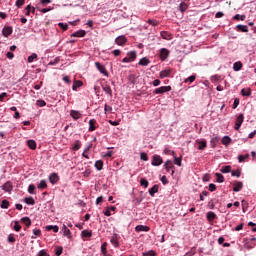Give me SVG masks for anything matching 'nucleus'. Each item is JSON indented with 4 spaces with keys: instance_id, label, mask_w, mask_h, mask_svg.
Listing matches in <instances>:
<instances>
[{
    "instance_id": "nucleus-16",
    "label": "nucleus",
    "mask_w": 256,
    "mask_h": 256,
    "mask_svg": "<svg viewBox=\"0 0 256 256\" xmlns=\"http://www.w3.org/2000/svg\"><path fill=\"white\" fill-rule=\"evenodd\" d=\"M160 35L162 39H165L166 41H171V39H173V35L167 31L160 32Z\"/></svg>"
},
{
    "instance_id": "nucleus-45",
    "label": "nucleus",
    "mask_w": 256,
    "mask_h": 256,
    "mask_svg": "<svg viewBox=\"0 0 256 256\" xmlns=\"http://www.w3.org/2000/svg\"><path fill=\"white\" fill-rule=\"evenodd\" d=\"M28 193H30V195H35V185L34 184L29 185Z\"/></svg>"
},
{
    "instance_id": "nucleus-19",
    "label": "nucleus",
    "mask_w": 256,
    "mask_h": 256,
    "mask_svg": "<svg viewBox=\"0 0 256 256\" xmlns=\"http://www.w3.org/2000/svg\"><path fill=\"white\" fill-rule=\"evenodd\" d=\"M62 231H63L64 237H67L68 239H71V230H69V228H67V225L64 224L62 226Z\"/></svg>"
},
{
    "instance_id": "nucleus-14",
    "label": "nucleus",
    "mask_w": 256,
    "mask_h": 256,
    "mask_svg": "<svg viewBox=\"0 0 256 256\" xmlns=\"http://www.w3.org/2000/svg\"><path fill=\"white\" fill-rule=\"evenodd\" d=\"M49 181H50V183H52V185H55L56 183H58V181H59V174H57V173L50 174Z\"/></svg>"
},
{
    "instance_id": "nucleus-28",
    "label": "nucleus",
    "mask_w": 256,
    "mask_h": 256,
    "mask_svg": "<svg viewBox=\"0 0 256 256\" xmlns=\"http://www.w3.org/2000/svg\"><path fill=\"white\" fill-rule=\"evenodd\" d=\"M241 69H243V63L239 62H235L233 64V70L234 71H241Z\"/></svg>"
},
{
    "instance_id": "nucleus-52",
    "label": "nucleus",
    "mask_w": 256,
    "mask_h": 256,
    "mask_svg": "<svg viewBox=\"0 0 256 256\" xmlns=\"http://www.w3.org/2000/svg\"><path fill=\"white\" fill-rule=\"evenodd\" d=\"M36 105L38 107H45V105H47V102H45V100H37Z\"/></svg>"
},
{
    "instance_id": "nucleus-13",
    "label": "nucleus",
    "mask_w": 256,
    "mask_h": 256,
    "mask_svg": "<svg viewBox=\"0 0 256 256\" xmlns=\"http://www.w3.org/2000/svg\"><path fill=\"white\" fill-rule=\"evenodd\" d=\"M145 199V193L143 191L140 192V195L136 198H134L133 203L135 205H141V202Z\"/></svg>"
},
{
    "instance_id": "nucleus-44",
    "label": "nucleus",
    "mask_w": 256,
    "mask_h": 256,
    "mask_svg": "<svg viewBox=\"0 0 256 256\" xmlns=\"http://www.w3.org/2000/svg\"><path fill=\"white\" fill-rule=\"evenodd\" d=\"M195 79H197V76H195V75H192V76H189L188 78H186L185 80H184V83H193V81H195Z\"/></svg>"
},
{
    "instance_id": "nucleus-5",
    "label": "nucleus",
    "mask_w": 256,
    "mask_h": 256,
    "mask_svg": "<svg viewBox=\"0 0 256 256\" xmlns=\"http://www.w3.org/2000/svg\"><path fill=\"white\" fill-rule=\"evenodd\" d=\"M95 67L102 73V75H105V77H109V72H107V69L105 66L101 65L99 62H95Z\"/></svg>"
},
{
    "instance_id": "nucleus-24",
    "label": "nucleus",
    "mask_w": 256,
    "mask_h": 256,
    "mask_svg": "<svg viewBox=\"0 0 256 256\" xmlns=\"http://www.w3.org/2000/svg\"><path fill=\"white\" fill-rule=\"evenodd\" d=\"M27 145L29 149H32V151H35V149H37V142H35L34 140H28Z\"/></svg>"
},
{
    "instance_id": "nucleus-22",
    "label": "nucleus",
    "mask_w": 256,
    "mask_h": 256,
    "mask_svg": "<svg viewBox=\"0 0 256 256\" xmlns=\"http://www.w3.org/2000/svg\"><path fill=\"white\" fill-rule=\"evenodd\" d=\"M70 116H71L72 118H74L75 121H77V119H81V114H80V112L77 111V110H71Z\"/></svg>"
},
{
    "instance_id": "nucleus-43",
    "label": "nucleus",
    "mask_w": 256,
    "mask_h": 256,
    "mask_svg": "<svg viewBox=\"0 0 256 256\" xmlns=\"http://www.w3.org/2000/svg\"><path fill=\"white\" fill-rule=\"evenodd\" d=\"M1 209H9V201L3 200L0 205Z\"/></svg>"
},
{
    "instance_id": "nucleus-63",
    "label": "nucleus",
    "mask_w": 256,
    "mask_h": 256,
    "mask_svg": "<svg viewBox=\"0 0 256 256\" xmlns=\"http://www.w3.org/2000/svg\"><path fill=\"white\" fill-rule=\"evenodd\" d=\"M59 61H61V59L59 57L55 58L54 61H51L49 63V65H57V63H59Z\"/></svg>"
},
{
    "instance_id": "nucleus-64",
    "label": "nucleus",
    "mask_w": 256,
    "mask_h": 256,
    "mask_svg": "<svg viewBox=\"0 0 256 256\" xmlns=\"http://www.w3.org/2000/svg\"><path fill=\"white\" fill-rule=\"evenodd\" d=\"M37 256H49V254H47V251L41 250Z\"/></svg>"
},
{
    "instance_id": "nucleus-40",
    "label": "nucleus",
    "mask_w": 256,
    "mask_h": 256,
    "mask_svg": "<svg viewBox=\"0 0 256 256\" xmlns=\"http://www.w3.org/2000/svg\"><path fill=\"white\" fill-rule=\"evenodd\" d=\"M37 187L39 189H47V181L41 180Z\"/></svg>"
},
{
    "instance_id": "nucleus-41",
    "label": "nucleus",
    "mask_w": 256,
    "mask_h": 256,
    "mask_svg": "<svg viewBox=\"0 0 256 256\" xmlns=\"http://www.w3.org/2000/svg\"><path fill=\"white\" fill-rule=\"evenodd\" d=\"M233 19H235V21H245L246 19V16L245 15H239V14H236Z\"/></svg>"
},
{
    "instance_id": "nucleus-3",
    "label": "nucleus",
    "mask_w": 256,
    "mask_h": 256,
    "mask_svg": "<svg viewBox=\"0 0 256 256\" xmlns=\"http://www.w3.org/2000/svg\"><path fill=\"white\" fill-rule=\"evenodd\" d=\"M153 167H159V165H163V158H161L159 155H154L152 157V163Z\"/></svg>"
},
{
    "instance_id": "nucleus-37",
    "label": "nucleus",
    "mask_w": 256,
    "mask_h": 256,
    "mask_svg": "<svg viewBox=\"0 0 256 256\" xmlns=\"http://www.w3.org/2000/svg\"><path fill=\"white\" fill-rule=\"evenodd\" d=\"M140 185L142 187H144L145 189H147V187H149V181H147V179H145V178H141Z\"/></svg>"
},
{
    "instance_id": "nucleus-7",
    "label": "nucleus",
    "mask_w": 256,
    "mask_h": 256,
    "mask_svg": "<svg viewBox=\"0 0 256 256\" xmlns=\"http://www.w3.org/2000/svg\"><path fill=\"white\" fill-rule=\"evenodd\" d=\"M115 43H116V45L123 47V45H125V43H127V37H125L124 35L118 36L115 39Z\"/></svg>"
},
{
    "instance_id": "nucleus-21",
    "label": "nucleus",
    "mask_w": 256,
    "mask_h": 256,
    "mask_svg": "<svg viewBox=\"0 0 256 256\" xmlns=\"http://www.w3.org/2000/svg\"><path fill=\"white\" fill-rule=\"evenodd\" d=\"M159 192V185L155 184L152 188L149 189V195L155 197V193Z\"/></svg>"
},
{
    "instance_id": "nucleus-12",
    "label": "nucleus",
    "mask_w": 256,
    "mask_h": 256,
    "mask_svg": "<svg viewBox=\"0 0 256 256\" xmlns=\"http://www.w3.org/2000/svg\"><path fill=\"white\" fill-rule=\"evenodd\" d=\"M102 89L106 95H109V97H113V90L111 89V86H109L108 84H104L102 85Z\"/></svg>"
},
{
    "instance_id": "nucleus-6",
    "label": "nucleus",
    "mask_w": 256,
    "mask_h": 256,
    "mask_svg": "<svg viewBox=\"0 0 256 256\" xmlns=\"http://www.w3.org/2000/svg\"><path fill=\"white\" fill-rule=\"evenodd\" d=\"M169 55H170V52L167 48L160 49L159 57H160L161 61H165L169 57Z\"/></svg>"
},
{
    "instance_id": "nucleus-11",
    "label": "nucleus",
    "mask_w": 256,
    "mask_h": 256,
    "mask_svg": "<svg viewBox=\"0 0 256 256\" xmlns=\"http://www.w3.org/2000/svg\"><path fill=\"white\" fill-rule=\"evenodd\" d=\"M171 73H173V70L171 68L165 69L160 72L159 77H160V79H165V77H169V75H171Z\"/></svg>"
},
{
    "instance_id": "nucleus-27",
    "label": "nucleus",
    "mask_w": 256,
    "mask_h": 256,
    "mask_svg": "<svg viewBox=\"0 0 256 256\" xmlns=\"http://www.w3.org/2000/svg\"><path fill=\"white\" fill-rule=\"evenodd\" d=\"M198 143V149L199 151H203V149L207 148V141L203 140V141H197Z\"/></svg>"
},
{
    "instance_id": "nucleus-35",
    "label": "nucleus",
    "mask_w": 256,
    "mask_h": 256,
    "mask_svg": "<svg viewBox=\"0 0 256 256\" xmlns=\"http://www.w3.org/2000/svg\"><path fill=\"white\" fill-rule=\"evenodd\" d=\"M24 201H25V203L27 204V205H35V199H33V197H26L25 199H24Z\"/></svg>"
},
{
    "instance_id": "nucleus-47",
    "label": "nucleus",
    "mask_w": 256,
    "mask_h": 256,
    "mask_svg": "<svg viewBox=\"0 0 256 256\" xmlns=\"http://www.w3.org/2000/svg\"><path fill=\"white\" fill-rule=\"evenodd\" d=\"M221 173H231V166H223L221 168Z\"/></svg>"
},
{
    "instance_id": "nucleus-38",
    "label": "nucleus",
    "mask_w": 256,
    "mask_h": 256,
    "mask_svg": "<svg viewBox=\"0 0 256 256\" xmlns=\"http://www.w3.org/2000/svg\"><path fill=\"white\" fill-rule=\"evenodd\" d=\"M81 149V141L76 140L73 146V151H79Z\"/></svg>"
},
{
    "instance_id": "nucleus-30",
    "label": "nucleus",
    "mask_w": 256,
    "mask_h": 256,
    "mask_svg": "<svg viewBox=\"0 0 256 256\" xmlns=\"http://www.w3.org/2000/svg\"><path fill=\"white\" fill-rule=\"evenodd\" d=\"M207 219L208 221H215V219H217V214L210 211L207 213Z\"/></svg>"
},
{
    "instance_id": "nucleus-20",
    "label": "nucleus",
    "mask_w": 256,
    "mask_h": 256,
    "mask_svg": "<svg viewBox=\"0 0 256 256\" xmlns=\"http://www.w3.org/2000/svg\"><path fill=\"white\" fill-rule=\"evenodd\" d=\"M87 35V32L85 30H78L71 34V37H85Z\"/></svg>"
},
{
    "instance_id": "nucleus-26",
    "label": "nucleus",
    "mask_w": 256,
    "mask_h": 256,
    "mask_svg": "<svg viewBox=\"0 0 256 256\" xmlns=\"http://www.w3.org/2000/svg\"><path fill=\"white\" fill-rule=\"evenodd\" d=\"M47 231H53L54 233H59V226L48 225L46 226Z\"/></svg>"
},
{
    "instance_id": "nucleus-31",
    "label": "nucleus",
    "mask_w": 256,
    "mask_h": 256,
    "mask_svg": "<svg viewBox=\"0 0 256 256\" xmlns=\"http://www.w3.org/2000/svg\"><path fill=\"white\" fill-rule=\"evenodd\" d=\"M95 168L98 171H103V160H98L95 162Z\"/></svg>"
},
{
    "instance_id": "nucleus-60",
    "label": "nucleus",
    "mask_w": 256,
    "mask_h": 256,
    "mask_svg": "<svg viewBox=\"0 0 256 256\" xmlns=\"http://www.w3.org/2000/svg\"><path fill=\"white\" fill-rule=\"evenodd\" d=\"M25 15L27 16V17H29V15H31V4H29L28 6H26V8H25Z\"/></svg>"
},
{
    "instance_id": "nucleus-39",
    "label": "nucleus",
    "mask_w": 256,
    "mask_h": 256,
    "mask_svg": "<svg viewBox=\"0 0 256 256\" xmlns=\"http://www.w3.org/2000/svg\"><path fill=\"white\" fill-rule=\"evenodd\" d=\"M82 237H93V232L89 230H83L81 233Z\"/></svg>"
},
{
    "instance_id": "nucleus-62",
    "label": "nucleus",
    "mask_w": 256,
    "mask_h": 256,
    "mask_svg": "<svg viewBox=\"0 0 256 256\" xmlns=\"http://www.w3.org/2000/svg\"><path fill=\"white\" fill-rule=\"evenodd\" d=\"M174 163H175V165H178V167H181V157L180 158H177V157H175V159H174Z\"/></svg>"
},
{
    "instance_id": "nucleus-18",
    "label": "nucleus",
    "mask_w": 256,
    "mask_h": 256,
    "mask_svg": "<svg viewBox=\"0 0 256 256\" xmlns=\"http://www.w3.org/2000/svg\"><path fill=\"white\" fill-rule=\"evenodd\" d=\"M233 191L235 192V193H239V191H241V189H243V182H235L234 184H233Z\"/></svg>"
},
{
    "instance_id": "nucleus-58",
    "label": "nucleus",
    "mask_w": 256,
    "mask_h": 256,
    "mask_svg": "<svg viewBox=\"0 0 256 256\" xmlns=\"http://www.w3.org/2000/svg\"><path fill=\"white\" fill-rule=\"evenodd\" d=\"M180 11L183 13L184 11H187V4L186 3H181L179 5Z\"/></svg>"
},
{
    "instance_id": "nucleus-48",
    "label": "nucleus",
    "mask_w": 256,
    "mask_h": 256,
    "mask_svg": "<svg viewBox=\"0 0 256 256\" xmlns=\"http://www.w3.org/2000/svg\"><path fill=\"white\" fill-rule=\"evenodd\" d=\"M111 243L114 245V247H119V240H117V237H112Z\"/></svg>"
},
{
    "instance_id": "nucleus-8",
    "label": "nucleus",
    "mask_w": 256,
    "mask_h": 256,
    "mask_svg": "<svg viewBox=\"0 0 256 256\" xmlns=\"http://www.w3.org/2000/svg\"><path fill=\"white\" fill-rule=\"evenodd\" d=\"M99 127V124L97 123V120L91 119L89 120V128L88 131L93 132Z\"/></svg>"
},
{
    "instance_id": "nucleus-25",
    "label": "nucleus",
    "mask_w": 256,
    "mask_h": 256,
    "mask_svg": "<svg viewBox=\"0 0 256 256\" xmlns=\"http://www.w3.org/2000/svg\"><path fill=\"white\" fill-rule=\"evenodd\" d=\"M149 63H151V61L147 57H144L139 61L138 65H142V67H147Z\"/></svg>"
},
{
    "instance_id": "nucleus-9",
    "label": "nucleus",
    "mask_w": 256,
    "mask_h": 256,
    "mask_svg": "<svg viewBox=\"0 0 256 256\" xmlns=\"http://www.w3.org/2000/svg\"><path fill=\"white\" fill-rule=\"evenodd\" d=\"M135 231L137 233H141V231H144L145 233H148V231H151V228L149 226H145V225H137L135 227Z\"/></svg>"
},
{
    "instance_id": "nucleus-46",
    "label": "nucleus",
    "mask_w": 256,
    "mask_h": 256,
    "mask_svg": "<svg viewBox=\"0 0 256 256\" xmlns=\"http://www.w3.org/2000/svg\"><path fill=\"white\" fill-rule=\"evenodd\" d=\"M58 26L60 27V29H62V31H67L69 29V25L63 23V22H60L58 24Z\"/></svg>"
},
{
    "instance_id": "nucleus-49",
    "label": "nucleus",
    "mask_w": 256,
    "mask_h": 256,
    "mask_svg": "<svg viewBox=\"0 0 256 256\" xmlns=\"http://www.w3.org/2000/svg\"><path fill=\"white\" fill-rule=\"evenodd\" d=\"M35 59H37V54L33 53L32 55H30L28 57V63H33V61H35Z\"/></svg>"
},
{
    "instance_id": "nucleus-1",
    "label": "nucleus",
    "mask_w": 256,
    "mask_h": 256,
    "mask_svg": "<svg viewBox=\"0 0 256 256\" xmlns=\"http://www.w3.org/2000/svg\"><path fill=\"white\" fill-rule=\"evenodd\" d=\"M137 59V52L131 51L127 53V57L123 58L122 63H133Z\"/></svg>"
},
{
    "instance_id": "nucleus-54",
    "label": "nucleus",
    "mask_w": 256,
    "mask_h": 256,
    "mask_svg": "<svg viewBox=\"0 0 256 256\" xmlns=\"http://www.w3.org/2000/svg\"><path fill=\"white\" fill-rule=\"evenodd\" d=\"M245 159H249V154H246L245 156H243V155L238 156L239 163H243V161H245Z\"/></svg>"
},
{
    "instance_id": "nucleus-53",
    "label": "nucleus",
    "mask_w": 256,
    "mask_h": 256,
    "mask_svg": "<svg viewBox=\"0 0 256 256\" xmlns=\"http://www.w3.org/2000/svg\"><path fill=\"white\" fill-rule=\"evenodd\" d=\"M140 159H141L142 161H149V156H147V153L142 152V153L140 154Z\"/></svg>"
},
{
    "instance_id": "nucleus-10",
    "label": "nucleus",
    "mask_w": 256,
    "mask_h": 256,
    "mask_svg": "<svg viewBox=\"0 0 256 256\" xmlns=\"http://www.w3.org/2000/svg\"><path fill=\"white\" fill-rule=\"evenodd\" d=\"M13 33V27L11 26H6L2 30V34L4 37H9Z\"/></svg>"
},
{
    "instance_id": "nucleus-61",
    "label": "nucleus",
    "mask_w": 256,
    "mask_h": 256,
    "mask_svg": "<svg viewBox=\"0 0 256 256\" xmlns=\"http://www.w3.org/2000/svg\"><path fill=\"white\" fill-rule=\"evenodd\" d=\"M14 231H21V226L19 225V221H15V225H14Z\"/></svg>"
},
{
    "instance_id": "nucleus-33",
    "label": "nucleus",
    "mask_w": 256,
    "mask_h": 256,
    "mask_svg": "<svg viewBox=\"0 0 256 256\" xmlns=\"http://www.w3.org/2000/svg\"><path fill=\"white\" fill-rule=\"evenodd\" d=\"M82 85H83V82L79 80L75 81L72 86L73 91H77V89H79V87H81Z\"/></svg>"
},
{
    "instance_id": "nucleus-36",
    "label": "nucleus",
    "mask_w": 256,
    "mask_h": 256,
    "mask_svg": "<svg viewBox=\"0 0 256 256\" xmlns=\"http://www.w3.org/2000/svg\"><path fill=\"white\" fill-rule=\"evenodd\" d=\"M147 24L152 25V27H157V25H159V21H157L155 19H148Z\"/></svg>"
},
{
    "instance_id": "nucleus-29",
    "label": "nucleus",
    "mask_w": 256,
    "mask_h": 256,
    "mask_svg": "<svg viewBox=\"0 0 256 256\" xmlns=\"http://www.w3.org/2000/svg\"><path fill=\"white\" fill-rule=\"evenodd\" d=\"M21 222L24 223V225H26V227H31V218L29 217H23L21 218Z\"/></svg>"
},
{
    "instance_id": "nucleus-57",
    "label": "nucleus",
    "mask_w": 256,
    "mask_h": 256,
    "mask_svg": "<svg viewBox=\"0 0 256 256\" xmlns=\"http://www.w3.org/2000/svg\"><path fill=\"white\" fill-rule=\"evenodd\" d=\"M241 94L243 95V97H250L251 90L245 91V89H242Z\"/></svg>"
},
{
    "instance_id": "nucleus-55",
    "label": "nucleus",
    "mask_w": 256,
    "mask_h": 256,
    "mask_svg": "<svg viewBox=\"0 0 256 256\" xmlns=\"http://www.w3.org/2000/svg\"><path fill=\"white\" fill-rule=\"evenodd\" d=\"M15 234H9L8 235V243H15Z\"/></svg>"
},
{
    "instance_id": "nucleus-23",
    "label": "nucleus",
    "mask_w": 256,
    "mask_h": 256,
    "mask_svg": "<svg viewBox=\"0 0 256 256\" xmlns=\"http://www.w3.org/2000/svg\"><path fill=\"white\" fill-rule=\"evenodd\" d=\"M164 168L166 169V171L169 173V171H171V169H173V161L171 160H167L164 164Z\"/></svg>"
},
{
    "instance_id": "nucleus-51",
    "label": "nucleus",
    "mask_w": 256,
    "mask_h": 256,
    "mask_svg": "<svg viewBox=\"0 0 256 256\" xmlns=\"http://www.w3.org/2000/svg\"><path fill=\"white\" fill-rule=\"evenodd\" d=\"M62 253H63V247L61 246L56 247L55 255L59 256V255H62Z\"/></svg>"
},
{
    "instance_id": "nucleus-56",
    "label": "nucleus",
    "mask_w": 256,
    "mask_h": 256,
    "mask_svg": "<svg viewBox=\"0 0 256 256\" xmlns=\"http://www.w3.org/2000/svg\"><path fill=\"white\" fill-rule=\"evenodd\" d=\"M16 7L21 8L23 5H25V0H16L15 3Z\"/></svg>"
},
{
    "instance_id": "nucleus-2",
    "label": "nucleus",
    "mask_w": 256,
    "mask_h": 256,
    "mask_svg": "<svg viewBox=\"0 0 256 256\" xmlns=\"http://www.w3.org/2000/svg\"><path fill=\"white\" fill-rule=\"evenodd\" d=\"M243 121H245V116H243V114H240L237 117L236 122H235V126H234V129L236 131H239V129H241V125H243Z\"/></svg>"
},
{
    "instance_id": "nucleus-59",
    "label": "nucleus",
    "mask_w": 256,
    "mask_h": 256,
    "mask_svg": "<svg viewBox=\"0 0 256 256\" xmlns=\"http://www.w3.org/2000/svg\"><path fill=\"white\" fill-rule=\"evenodd\" d=\"M101 253H107V242H104L102 245H101Z\"/></svg>"
},
{
    "instance_id": "nucleus-4",
    "label": "nucleus",
    "mask_w": 256,
    "mask_h": 256,
    "mask_svg": "<svg viewBox=\"0 0 256 256\" xmlns=\"http://www.w3.org/2000/svg\"><path fill=\"white\" fill-rule=\"evenodd\" d=\"M168 91H171V86H161L159 88H156L154 90V93L156 95H162L163 93H168Z\"/></svg>"
},
{
    "instance_id": "nucleus-42",
    "label": "nucleus",
    "mask_w": 256,
    "mask_h": 256,
    "mask_svg": "<svg viewBox=\"0 0 256 256\" xmlns=\"http://www.w3.org/2000/svg\"><path fill=\"white\" fill-rule=\"evenodd\" d=\"M142 255L143 256H157V252H155L154 250H150L147 252H143Z\"/></svg>"
},
{
    "instance_id": "nucleus-34",
    "label": "nucleus",
    "mask_w": 256,
    "mask_h": 256,
    "mask_svg": "<svg viewBox=\"0 0 256 256\" xmlns=\"http://www.w3.org/2000/svg\"><path fill=\"white\" fill-rule=\"evenodd\" d=\"M231 143V137H229V136H224L223 138H222V145H226V147H227V145H229Z\"/></svg>"
},
{
    "instance_id": "nucleus-32",
    "label": "nucleus",
    "mask_w": 256,
    "mask_h": 256,
    "mask_svg": "<svg viewBox=\"0 0 256 256\" xmlns=\"http://www.w3.org/2000/svg\"><path fill=\"white\" fill-rule=\"evenodd\" d=\"M216 181L217 183H223L225 181V177L221 173H216Z\"/></svg>"
},
{
    "instance_id": "nucleus-17",
    "label": "nucleus",
    "mask_w": 256,
    "mask_h": 256,
    "mask_svg": "<svg viewBox=\"0 0 256 256\" xmlns=\"http://www.w3.org/2000/svg\"><path fill=\"white\" fill-rule=\"evenodd\" d=\"M236 31H240L241 33H249V28L247 27V25L238 24L236 26Z\"/></svg>"
},
{
    "instance_id": "nucleus-50",
    "label": "nucleus",
    "mask_w": 256,
    "mask_h": 256,
    "mask_svg": "<svg viewBox=\"0 0 256 256\" xmlns=\"http://www.w3.org/2000/svg\"><path fill=\"white\" fill-rule=\"evenodd\" d=\"M231 175L232 177H241V170H233Z\"/></svg>"
},
{
    "instance_id": "nucleus-15",
    "label": "nucleus",
    "mask_w": 256,
    "mask_h": 256,
    "mask_svg": "<svg viewBox=\"0 0 256 256\" xmlns=\"http://www.w3.org/2000/svg\"><path fill=\"white\" fill-rule=\"evenodd\" d=\"M2 189L6 193H11V191H13V185L11 184V182L8 181L2 186Z\"/></svg>"
}]
</instances>
